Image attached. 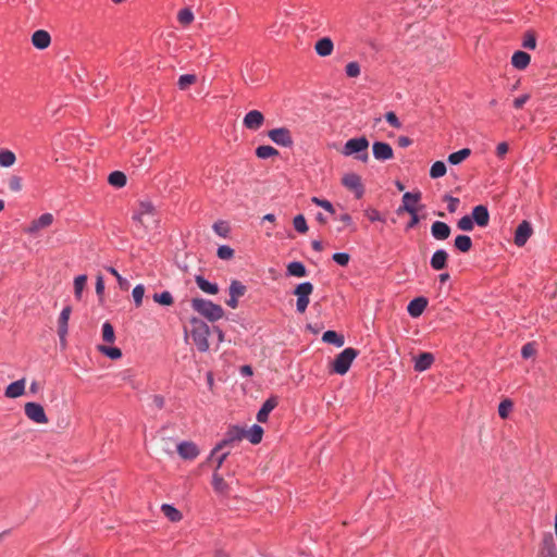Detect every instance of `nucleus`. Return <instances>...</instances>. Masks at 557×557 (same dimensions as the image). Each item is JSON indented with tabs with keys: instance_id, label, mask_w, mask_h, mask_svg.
I'll return each mask as SVG.
<instances>
[{
	"instance_id": "1",
	"label": "nucleus",
	"mask_w": 557,
	"mask_h": 557,
	"mask_svg": "<svg viewBox=\"0 0 557 557\" xmlns=\"http://www.w3.org/2000/svg\"><path fill=\"white\" fill-rule=\"evenodd\" d=\"M189 333L195 346L200 352L209 350L210 327L205 321L198 318H191Z\"/></svg>"
},
{
	"instance_id": "2",
	"label": "nucleus",
	"mask_w": 557,
	"mask_h": 557,
	"mask_svg": "<svg viewBox=\"0 0 557 557\" xmlns=\"http://www.w3.org/2000/svg\"><path fill=\"white\" fill-rule=\"evenodd\" d=\"M369 140L364 136L348 139L342 149L345 157L355 156L357 160L366 163L369 160Z\"/></svg>"
},
{
	"instance_id": "3",
	"label": "nucleus",
	"mask_w": 557,
	"mask_h": 557,
	"mask_svg": "<svg viewBox=\"0 0 557 557\" xmlns=\"http://www.w3.org/2000/svg\"><path fill=\"white\" fill-rule=\"evenodd\" d=\"M191 308L210 322L220 320L224 314L223 308L209 299L193 298Z\"/></svg>"
},
{
	"instance_id": "4",
	"label": "nucleus",
	"mask_w": 557,
	"mask_h": 557,
	"mask_svg": "<svg viewBox=\"0 0 557 557\" xmlns=\"http://www.w3.org/2000/svg\"><path fill=\"white\" fill-rule=\"evenodd\" d=\"M359 351L352 347H347L342 350L332 362V371L336 374H346L352 361L358 357Z\"/></svg>"
},
{
	"instance_id": "5",
	"label": "nucleus",
	"mask_w": 557,
	"mask_h": 557,
	"mask_svg": "<svg viewBox=\"0 0 557 557\" xmlns=\"http://www.w3.org/2000/svg\"><path fill=\"white\" fill-rule=\"evenodd\" d=\"M246 436V429L233 425L230 426L224 434V437L211 450V457L220 453L223 448L232 446L234 443L240 442Z\"/></svg>"
},
{
	"instance_id": "6",
	"label": "nucleus",
	"mask_w": 557,
	"mask_h": 557,
	"mask_svg": "<svg viewBox=\"0 0 557 557\" xmlns=\"http://www.w3.org/2000/svg\"><path fill=\"white\" fill-rule=\"evenodd\" d=\"M313 292V284L309 281L299 283L293 290V294L297 297L296 311L304 313L310 302V295Z\"/></svg>"
},
{
	"instance_id": "7",
	"label": "nucleus",
	"mask_w": 557,
	"mask_h": 557,
	"mask_svg": "<svg viewBox=\"0 0 557 557\" xmlns=\"http://www.w3.org/2000/svg\"><path fill=\"white\" fill-rule=\"evenodd\" d=\"M269 138L277 146L290 148L294 145L292 133L286 127H277L269 131Z\"/></svg>"
},
{
	"instance_id": "8",
	"label": "nucleus",
	"mask_w": 557,
	"mask_h": 557,
	"mask_svg": "<svg viewBox=\"0 0 557 557\" xmlns=\"http://www.w3.org/2000/svg\"><path fill=\"white\" fill-rule=\"evenodd\" d=\"M342 184L354 191L357 199L362 198L364 194V187L361 182V177L356 173H346L342 178Z\"/></svg>"
},
{
	"instance_id": "9",
	"label": "nucleus",
	"mask_w": 557,
	"mask_h": 557,
	"mask_svg": "<svg viewBox=\"0 0 557 557\" xmlns=\"http://www.w3.org/2000/svg\"><path fill=\"white\" fill-rule=\"evenodd\" d=\"M25 414L28 419L36 423H47L48 418L45 413L44 407L38 403H27L25 405Z\"/></svg>"
},
{
	"instance_id": "10",
	"label": "nucleus",
	"mask_w": 557,
	"mask_h": 557,
	"mask_svg": "<svg viewBox=\"0 0 557 557\" xmlns=\"http://www.w3.org/2000/svg\"><path fill=\"white\" fill-rule=\"evenodd\" d=\"M264 123V115L259 110L247 112L243 119V125L249 131H258Z\"/></svg>"
},
{
	"instance_id": "11",
	"label": "nucleus",
	"mask_w": 557,
	"mask_h": 557,
	"mask_svg": "<svg viewBox=\"0 0 557 557\" xmlns=\"http://www.w3.org/2000/svg\"><path fill=\"white\" fill-rule=\"evenodd\" d=\"M372 153L374 159L379 161L391 160L394 156L392 146L384 141H374L372 145Z\"/></svg>"
},
{
	"instance_id": "12",
	"label": "nucleus",
	"mask_w": 557,
	"mask_h": 557,
	"mask_svg": "<svg viewBox=\"0 0 557 557\" xmlns=\"http://www.w3.org/2000/svg\"><path fill=\"white\" fill-rule=\"evenodd\" d=\"M533 233L531 223L528 221H522L516 228L515 232V244L518 247H523L528 239L531 237Z\"/></svg>"
},
{
	"instance_id": "13",
	"label": "nucleus",
	"mask_w": 557,
	"mask_h": 557,
	"mask_svg": "<svg viewBox=\"0 0 557 557\" xmlns=\"http://www.w3.org/2000/svg\"><path fill=\"white\" fill-rule=\"evenodd\" d=\"M199 453L200 450L194 442L183 441L177 445V454L185 460L196 459Z\"/></svg>"
},
{
	"instance_id": "14",
	"label": "nucleus",
	"mask_w": 557,
	"mask_h": 557,
	"mask_svg": "<svg viewBox=\"0 0 557 557\" xmlns=\"http://www.w3.org/2000/svg\"><path fill=\"white\" fill-rule=\"evenodd\" d=\"M471 218L479 227H485L490 223V212L486 206L479 205L472 209Z\"/></svg>"
},
{
	"instance_id": "15",
	"label": "nucleus",
	"mask_w": 557,
	"mask_h": 557,
	"mask_svg": "<svg viewBox=\"0 0 557 557\" xmlns=\"http://www.w3.org/2000/svg\"><path fill=\"white\" fill-rule=\"evenodd\" d=\"M536 557H557V547L552 534L543 539Z\"/></svg>"
},
{
	"instance_id": "16",
	"label": "nucleus",
	"mask_w": 557,
	"mask_h": 557,
	"mask_svg": "<svg viewBox=\"0 0 557 557\" xmlns=\"http://www.w3.org/2000/svg\"><path fill=\"white\" fill-rule=\"evenodd\" d=\"M450 226L443 221H435L431 225V235L436 240H445L450 236Z\"/></svg>"
},
{
	"instance_id": "17",
	"label": "nucleus",
	"mask_w": 557,
	"mask_h": 557,
	"mask_svg": "<svg viewBox=\"0 0 557 557\" xmlns=\"http://www.w3.org/2000/svg\"><path fill=\"white\" fill-rule=\"evenodd\" d=\"M72 312L71 306H65L59 315L58 321V335L60 339H64L69 331V319Z\"/></svg>"
},
{
	"instance_id": "18",
	"label": "nucleus",
	"mask_w": 557,
	"mask_h": 557,
	"mask_svg": "<svg viewBox=\"0 0 557 557\" xmlns=\"http://www.w3.org/2000/svg\"><path fill=\"white\" fill-rule=\"evenodd\" d=\"M426 306H428V299L423 296H420V297L412 299L408 304L407 311L410 317L418 318L423 313Z\"/></svg>"
},
{
	"instance_id": "19",
	"label": "nucleus",
	"mask_w": 557,
	"mask_h": 557,
	"mask_svg": "<svg viewBox=\"0 0 557 557\" xmlns=\"http://www.w3.org/2000/svg\"><path fill=\"white\" fill-rule=\"evenodd\" d=\"M278 401L275 396L269 397L261 406L257 413V420L260 423L268 421L269 413L277 406Z\"/></svg>"
},
{
	"instance_id": "20",
	"label": "nucleus",
	"mask_w": 557,
	"mask_h": 557,
	"mask_svg": "<svg viewBox=\"0 0 557 557\" xmlns=\"http://www.w3.org/2000/svg\"><path fill=\"white\" fill-rule=\"evenodd\" d=\"M50 42L51 37L47 30L38 29L32 35V44L39 50L48 48Z\"/></svg>"
},
{
	"instance_id": "21",
	"label": "nucleus",
	"mask_w": 557,
	"mask_h": 557,
	"mask_svg": "<svg viewBox=\"0 0 557 557\" xmlns=\"http://www.w3.org/2000/svg\"><path fill=\"white\" fill-rule=\"evenodd\" d=\"M448 253L445 249L441 248L433 252L430 259V265L433 270H443L447 264Z\"/></svg>"
},
{
	"instance_id": "22",
	"label": "nucleus",
	"mask_w": 557,
	"mask_h": 557,
	"mask_svg": "<svg viewBox=\"0 0 557 557\" xmlns=\"http://www.w3.org/2000/svg\"><path fill=\"white\" fill-rule=\"evenodd\" d=\"M52 222H53V215L51 213H44L38 219L34 220L30 223L27 232L29 234H34V233L38 232L40 228L50 226L52 224Z\"/></svg>"
},
{
	"instance_id": "23",
	"label": "nucleus",
	"mask_w": 557,
	"mask_h": 557,
	"mask_svg": "<svg viewBox=\"0 0 557 557\" xmlns=\"http://www.w3.org/2000/svg\"><path fill=\"white\" fill-rule=\"evenodd\" d=\"M434 362V356L431 352H422L414 360V370L423 372Z\"/></svg>"
},
{
	"instance_id": "24",
	"label": "nucleus",
	"mask_w": 557,
	"mask_h": 557,
	"mask_svg": "<svg viewBox=\"0 0 557 557\" xmlns=\"http://www.w3.org/2000/svg\"><path fill=\"white\" fill-rule=\"evenodd\" d=\"M334 48L333 41L329 37H323L315 42L314 49L318 55L327 57Z\"/></svg>"
},
{
	"instance_id": "25",
	"label": "nucleus",
	"mask_w": 557,
	"mask_h": 557,
	"mask_svg": "<svg viewBox=\"0 0 557 557\" xmlns=\"http://www.w3.org/2000/svg\"><path fill=\"white\" fill-rule=\"evenodd\" d=\"M195 282L197 286L206 294L215 295L219 292V286L216 283L209 282L202 275H196Z\"/></svg>"
},
{
	"instance_id": "26",
	"label": "nucleus",
	"mask_w": 557,
	"mask_h": 557,
	"mask_svg": "<svg viewBox=\"0 0 557 557\" xmlns=\"http://www.w3.org/2000/svg\"><path fill=\"white\" fill-rule=\"evenodd\" d=\"M531 61L529 53L524 51H516L511 57V64L518 70H524Z\"/></svg>"
},
{
	"instance_id": "27",
	"label": "nucleus",
	"mask_w": 557,
	"mask_h": 557,
	"mask_svg": "<svg viewBox=\"0 0 557 557\" xmlns=\"http://www.w3.org/2000/svg\"><path fill=\"white\" fill-rule=\"evenodd\" d=\"M25 391V381L17 380L8 385L5 389V396L9 398H16L23 395Z\"/></svg>"
},
{
	"instance_id": "28",
	"label": "nucleus",
	"mask_w": 557,
	"mask_h": 557,
	"mask_svg": "<svg viewBox=\"0 0 557 557\" xmlns=\"http://www.w3.org/2000/svg\"><path fill=\"white\" fill-rule=\"evenodd\" d=\"M286 274L288 276L304 277L307 275V269L300 261H292L287 264Z\"/></svg>"
},
{
	"instance_id": "29",
	"label": "nucleus",
	"mask_w": 557,
	"mask_h": 557,
	"mask_svg": "<svg viewBox=\"0 0 557 557\" xmlns=\"http://www.w3.org/2000/svg\"><path fill=\"white\" fill-rule=\"evenodd\" d=\"M322 341L324 343L332 344L337 348L344 346L345 344L344 336L332 330L325 331L323 333Z\"/></svg>"
},
{
	"instance_id": "30",
	"label": "nucleus",
	"mask_w": 557,
	"mask_h": 557,
	"mask_svg": "<svg viewBox=\"0 0 557 557\" xmlns=\"http://www.w3.org/2000/svg\"><path fill=\"white\" fill-rule=\"evenodd\" d=\"M161 511L171 522H178L183 518L182 512L171 504H163Z\"/></svg>"
},
{
	"instance_id": "31",
	"label": "nucleus",
	"mask_w": 557,
	"mask_h": 557,
	"mask_svg": "<svg viewBox=\"0 0 557 557\" xmlns=\"http://www.w3.org/2000/svg\"><path fill=\"white\" fill-rule=\"evenodd\" d=\"M454 246L461 252H468L472 247V239L468 235H458L455 238Z\"/></svg>"
},
{
	"instance_id": "32",
	"label": "nucleus",
	"mask_w": 557,
	"mask_h": 557,
	"mask_svg": "<svg viewBox=\"0 0 557 557\" xmlns=\"http://www.w3.org/2000/svg\"><path fill=\"white\" fill-rule=\"evenodd\" d=\"M212 486L213 490L220 495H225L228 490L227 483L218 472H213L212 474Z\"/></svg>"
},
{
	"instance_id": "33",
	"label": "nucleus",
	"mask_w": 557,
	"mask_h": 557,
	"mask_svg": "<svg viewBox=\"0 0 557 557\" xmlns=\"http://www.w3.org/2000/svg\"><path fill=\"white\" fill-rule=\"evenodd\" d=\"M263 429L259 424H253L249 431L246 430V436L251 444H259L262 441Z\"/></svg>"
},
{
	"instance_id": "34",
	"label": "nucleus",
	"mask_w": 557,
	"mask_h": 557,
	"mask_svg": "<svg viewBox=\"0 0 557 557\" xmlns=\"http://www.w3.org/2000/svg\"><path fill=\"white\" fill-rule=\"evenodd\" d=\"M154 208L150 201H141L138 211L134 214L133 219L143 222L145 215L153 214Z\"/></svg>"
},
{
	"instance_id": "35",
	"label": "nucleus",
	"mask_w": 557,
	"mask_h": 557,
	"mask_svg": "<svg viewBox=\"0 0 557 557\" xmlns=\"http://www.w3.org/2000/svg\"><path fill=\"white\" fill-rule=\"evenodd\" d=\"M108 182L110 185L121 188L126 185L127 178L126 175L121 171H113L110 173L108 177Z\"/></svg>"
},
{
	"instance_id": "36",
	"label": "nucleus",
	"mask_w": 557,
	"mask_h": 557,
	"mask_svg": "<svg viewBox=\"0 0 557 557\" xmlns=\"http://www.w3.org/2000/svg\"><path fill=\"white\" fill-rule=\"evenodd\" d=\"M471 153L469 148H462L456 152H453L448 156V163L451 165H457L466 160Z\"/></svg>"
},
{
	"instance_id": "37",
	"label": "nucleus",
	"mask_w": 557,
	"mask_h": 557,
	"mask_svg": "<svg viewBox=\"0 0 557 557\" xmlns=\"http://www.w3.org/2000/svg\"><path fill=\"white\" fill-rule=\"evenodd\" d=\"M401 212H408L410 214V221L407 224V228H412L419 223V216H418V210L417 208H411L409 206L399 207L397 209V213L400 214Z\"/></svg>"
},
{
	"instance_id": "38",
	"label": "nucleus",
	"mask_w": 557,
	"mask_h": 557,
	"mask_svg": "<svg viewBox=\"0 0 557 557\" xmlns=\"http://www.w3.org/2000/svg\"><path fill=\"white\" fill-rule=\"evenodd\" d=\"M16 157L13 151L9 149L0 150V166L10 168L15 163Z\"/></svg>"
},
{
	"instance_id": "39",
	"label": "nucleus",
	"mask_w": 557,
	"mask_h": 557,
	"mask_svg": "<svg viewBox=\"0 0 557 557\" xmlns=\"http://www.w3.org/2000/svg\"><path fill=\"white\" fill-rule=\"evenodd\" d=\"M421 199V193L420 191H416V193H411V191H406L404 195H403V203L400 207H405L406 205L411 207V208H417V203L420 201Z\"/></svg>"
},
{
	"instance_id": "40",
	"label": "nucleus",
	"mask_w": 557,
	"mask_h": 557,
	"mask_svg": "<svg viewBox=\"0 0 557 557\" xmlns=\"http://www.w3.org/2000/svg\"><path fill=\"white\" fill-rule=\"evenodd\" d=\"M277 154H278V151L275 148H273L272 146L263 145V146H259L256 149V156L259 159H268L271 157H275Z\"/></svg>"
},
{
	"instance_id": "41",
	"label": "nucleus",
	"mask_w": 557,
	"mask_h": 557,
	"mask_svg": "<svg viewBox=\"0 0 557 557\" xmlns=\"http://www.w3.org/2000/svg\"><path fill=\"white\" fill-rule=\"evenodd\" d=\"M98 349L101 354H103L104 356H107L108 358H110L112 360H116L122 357V351L117 347L100 345V346H98Z\"/></svg>"
},
{
	"instance_id": "42",
	"label": "nucleus",
	"mask_w": 557,
	"mask_h": 557,
	"mask_svg": "<svg viewBox=\"0 0 557 557\" xmlns=\"http://www.w3.org/2000/svg\"><path fill=\"white\" fill-rule=\"evenodd\" d=\"M86 282H87V275H85V274L77 275L74 278V295H75V298L78 300L82 298Z\"/></svg>"
},
{
	"instance_id": "43",
	"label": "nucleus",
	"mask_w": 557,
	"mask_h": 557,
	"mask_svg": "<svg viewBox=\"0 0 557 557\" xmlns=\"http://www.w3.org/2000/svg\"><path fill=\"white\" fill-rule=\"evenodd\" d=\"M447 172L446 164L443 161H436L432 164L430 169V176L432 178H440L444 176Z\"/></svg>"
},
{
	"instance_id": "44",
	"label": "nucleus",
	"mask_w": 557,
	"mask_h": 557,
	"mask_svg": "<svg viewBox=\"0 0 557 557\" xmlns=\"http://www.w3.org/2000/svg\"><path fill=\"white\" fill-rule=\"evenodd\" d=\"M228 292H230V296L239 298L245 295L246 286L242 282H239L237 280H233L231 282Z\"/></svg>"
},
{
	"instance_id": "45",
	"label": "nucleus",
	"mask_w": 557,
	"mask_h": 557,
	"mask_svg": "<svg viewBox=\"0 0 557 557\" xmlns=\"http://www.w3.org/2000/svg\"><path fill=\"white\" fill-rule=\"evenodd\" d=\"M152 298L157 304L162 306H171L174 302L172 294L168 290L156 293Z\"/></svg>"
},
{
	"instance_id": "46",
	"label": "nucleus",
	"mask_w": 557,
	"mask_h": 557,
	"mask_svg": "<svg viewBox=\"0 0 557 557\" xmlns=\"http://www.w3.org/2000/svg\"><path fill=\"white\" fill-rule=\"evenodd\" d=\"M364 215L369 219L370 222H381L385 223V216L375 208H367L364 210Z\"/></svg>"
},
{
	"instance_id": "47",
	"label": "nucleus",
	"mask_w": 557,
	"mask_h": 557,
	"mask_svg": "<svg viewBox=\"0 0 557 557\" xmlns=\"http://www.w3.org/2000/svg\"><path fill=\"white\" fill-rule=\"evenodd\" d=\"M361 67L360 64L357 61L348 62L345 66V74L347 77L356 78L360 75Z\"/></svg>"
},
{
	"instance_id": "48",
	"label": "nucleus",
	"mask_w": 557,
	"mask_h": 557,
	"mask_svg": "<svg viewBox=\"0 0 557 557\" xmlns=\"http://www.w3.org/2000/svg\"><path fill=\"white\" fill-rule=\"evenodd\" d=\"M102 338L107 343H113L115 341L114 329L108 321L102 324Z\"/></svg>"
},
{
	"instance_id": "49",
	"label": "nucleus",
	"mask_w": 557,
	"mask_h": 557,
	"mask_svg": "<svg viewBox=\"0 0 557 557\" xmlns=\"http://www.w3.org/2000/svg\"><path fill=\"white\" fill-rule=\"evenodd\" d=\"M177 20L181 24L188 25L194 21V13L189 8H184L180 10Z\"/></svg>"
},
{
	"instance_id": "50",
	"label": "nucleus",
	"mask_w": 557,
	"mask_h": 557,
	"mask_svg": "<svg viewBox=\"0 0 557 557\" xmlns=\"http://www.w3.org/2000/svg\"><path fill=\"white\" fill-rule=\"evenodd\" d=\"M457 226L459 230L465 231V232L472 231L474 227V223H473L471 215L467 214V215H463L462 218H460L457 222Z\"/></svg>"
},
{
	"instance_id": "51",
	"label": "nucleus",
	"mask_w": 557,
	"mask_h": 557,
	"mask_svg": "<svg viewBox=\"0 0 557 557\" xmlns=\"http://www.w3.org/2000/svg\"><path fill=\"white\" fill-rule=\"evenodd\" d=\"M144 295H145V286L143 284H137L133 288V292H132V296H133V299H134V302H135L136 307L141 306Z\"/></svg>"
},
{
	"instance_id": "52",
	"label": "nucleus",
	"mask_w": 557,
	"mask_h": 557,
	"mask_svg": "<svg viewBox=\"0 0 557 557\" xmlns=\"http://www.w3.org/2000/svg\"><path fill=\"white\" fill-rule=\"evenodd\" d=\"M311 202L323 208L325 211H327L331 214L335 213V208H334L333 203L326 199H322V198L314 196L311 198Z\"/></svg>"
},
{
	"instance_id": "53",
	"label": "nucleus",
	"mask_w": 557,
	"mask_h": 557,
	"mask_svg": "<svg viewBox=\"0 0 557 557\" xmlns=\"http://www.w3.org/2000/svg\"><path fill=\"white\" fill-rule=\"evenodd\" d=\"M513 404L510 399H504L498 405V414L500 418L505 419L509 416L510 411L512 410Z\"/></svg>"
},
{
	"instance_id": "54",
	"label": "nucleus",
	"mask_w": 557,
	"mask_h": 557,
	"mask_svg": "<svg viewBox=\"0 0 557 557\" xmlns=\"http://www.w3.org/2000/svg\"><path fill=\"white\" fill-rule=\"evenodd\" d=\"M196 79H197L196 75H194V74H183L178 78L177 86L180 89L184 90L188 86L194 84L196 82Z\"/></svg>"
},
{
	"instance_id": "55",
	"label": "nucleus",
	"mask_w": 557,
	"mask_h": 557,
	"mask_svg": "<svg viewBox=\"0 0 557 557\" xmlns=\"http://www.w3.org/2000/svg\"><path fill=\"white\" fill-rule=\"evenodd\" d=\"M293 224L298 233L304 234L308 231L307 221L302 214L296 215L293 220Z\"/></svg>"
},
{
	"instance_id": "56",
	"label": "nucleus",
	"mask_w": 557,
	"mask_h": 557,
	"mask_svg": "<svg viewBox=\"0 0 557 557\" xmlns=\"http://www.w3.org/2000/svg\"><path fill=\"white\" fill-rule=\"evenodd\" d=\"M213 231L220 236V237H227L230 233V227L227 223L223 221L215 222L213 224Z\"/></svg>"
},
{
	"instance_id": "57",
	"label": "nucleus",
	"mask_w": 557,
	"mask_h": 557,
	"mask_svg": "<svg viewBox=\"0 0 557 557\" xmlns=\"http://www.w3.org/2000/svg\"><path fill=\"white\" fill-rule=\"evenodd\" d=\"M216 255L222 260H228L234 256V249L227 245H221L218 248Z\"/></svg>"
},
{
	"instance_id": "58",
	"label": "nucleus",
	"mask_w": 557,
	"mask_h": 557,
	"mask_svg": "<svg viewBox=\"0 0 557 557\" xmlns=\"http://www.w3.org/2000/svg\"><path fill=\"white\" fill-rule=\"evenodd\" d=\"M444 200L447 201V210L449 213H454L457 211L459 206V198L454 197L451 195H445Z\"/></svg>"
},
{
	"instance_id": "59",
	"label": "nucleus",
	"mask_w": 557,
	"mask_h": 557,
	"mask_svg": "<svg viewBox=\"0 0 557 557\" xmlns=\"http://www.w3.org/2000/svg\"><path fill=\"white\" fill-rule=\"evenodd\" d=\"M332 259L338 265L345 267L348 264L350 256L347 252H335L333 253Z\"/></svg>"
},
{
	"instance_id": "60",
	"label": "nucleus",
	"mask_w": 557,
	"mask_h": 557,
	"mask_svg": "<svg viewBox=\"0 0 557 557\" xmlns=\"http://www.w3.org/2000/svg\"><path fill=\"white\" fill-rule=\"evenodd\" d=\"M22 177L17 175L11 176L9 180V188L14 193H18L22 190Z\"/></svg>"
},
{
	"instance_id": "61",
	"label": "nucleus",
	"mask_w": 557,
	"mask_h": 557,
	"mask_svg": "<svg viewBox=\"0 0 557 557\" xmlns=\"http://www.w3.org/2000/svg\"><path fill=\"white\" fill-rule=\"evenodd\" d=\"M536 352L534 344L533 343H527L521 348V356L524 359H529L532 356H534Z\"/></svg>"
},
{
	"instance_id": "62",
	"label": "nucleus",
	"mask_w": 557,
	"mask_h": 557,
	"mask_svg": "<svg viewBox=\"0 0 557 557\" xmlns=\"http://www.w3.org/2000/svg\"><path fill=\"white\" fill-rule=\"evenodd\" d=\"M385 120L391 126H393L395 128L401 127V123H400L399 119L393 111H389L385 114Z\"/></svg>"
},
{
	"instance_id": "63",
	"label": "nucleus",
	"mask_w": 557,
	"mask_h": 557,
	"mask_svg": "<svg viewBox=\"0 0 557 557\" xmlns=\"http://www.w3.org/2000/svg\"><path fill=\"white\" fill-rule=\"evenodd\" d=\"M522 46L527 49H535L536 47V38L533 34L531 33H528L525 36H524V39H523V42H522Z\"/></svg>"
},
{
	"instance_id": "64",
	"label": "nucleus",
	"mask_w": 557,
	"mask_h": 557,
	"mask_svg": "<svg viewBox=\"0 0 557 557\" xmlns=\"http://www.w3.org/2000/svg\"><path fill=\"white\" fill-rule=\"evenodd\" d=\"M529 99H530V95L523 94L513 100V107L516 109H521L528 102Z\"/></svg>"
}]
</instances>
